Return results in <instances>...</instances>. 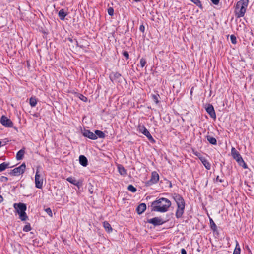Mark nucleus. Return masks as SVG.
Wrapping results in <instances>:
<instances>
[{
  "label": "nucleus",
  "mask_w": 254,
  "mask_h": 254,
  "mask_svg": "<svg viewBox=\"0 0 254 254\" xmlns=\"http://www.w3.org/2000/svg\"><path fill=\"white\" fill-rule=\"evenodd\" d=\"M171 203L169 200L165 198H161L154 201L152 203V210L154 211L165 212L168 211Z\"/></svg>",
  "instance_id": "obj_1"
},
{
  "label": "nucleus",
  "mask_w": 254,
  "mask_h": 254,
  "mask_svg": "<svg viewBox=\"0 0 254 254\" xmlns=\"http://www.w3.org/2000/svg\"><path fill=\"white\" fill-rule=\"evenodd\" d=\"M174 200L177 205V209L176 212V217L181 218L184 212L185 203L183 197L177 194H174L173 196Z\"/></svg>",
  "instance_id": "obj_2"
},
{
  "label": "nucleus",
  "mask_w": 254,
  "mask_h": 254,
  "mask_svg": "<svg viewBox=\"0 0 254 254\" xmlns=\"http://www.w3.org/2000/svg\"><path fill=\"white\" fill-rule=\"evenodd\" d=\"M248 3L249 0H240L237 3L235 13L237 17H242L244 16Z\"/></svg>",
  "instance_id": "obj_3"
},
{
  "label": "nucleus",
  "mask_w": 254,
  "mask_h": 254,
  "mask_svg": "<svg viewBox=\"0 0 254 254\" xmlns=\"http://www.w3.org/2000/svg\"><path fill=\"white\" fill-rule=\"evenodd\" d=\"M13 207L19 215V218L21 221H25L27 219L28 217L25 213L26 206L25 204L21 203H14Z\"/></svg>",
  "instance_id": "obj_4"
},
{
  "label": "nucleus",
  "mask_w": 254,
  "mask_h": 254,
  "mask_svg": "<svg viewBox=\"0 0 254 254\" xmlns=\"http://www.w3.org/2000/svg\"><path fill=\"white\" fill-rule=\"evenodd\" d=\"M35 186L37 188L41 189L43 187V177L40 172L39 169L37 168L35 177Z\"/></svg>",
  "instance_id": "obj_5"
},
{
  "label": "nucleus",
  "mask_w": 254,
  "mask_h": 254,
  "mask_svg": "<svg viewBox=\"0 0 254 254\" xmlns=\"http://www.w3.org/2000/svg\"><path fill=\"white\" fill-rule=\"evenodd\" d=\"M137 130L139 132L141 133L144 135L150 141L153 142L155 141L152 135L149 131L144 126L139 125L138 126Z\"/></svg>",
  "instance_id": "obj_6"
},
{
  "label": "nucleus",
  "mask_w": 254,
  "mask_h": 254,
  "mask_svg": "<svg viewBox=\"0 0 254 254\" xmlns=\"http://www.w3.org/2000/svg\"><path fill=\"white\" fill-rule=\"evenodd\" d=\"M25 169L26 165L25 163H22L19 167L12 170L10 174L13 176H19L24 172Z\"/></svg>",
  "instance_id": "obj_7"
},
{
  "label": "nucleus",
  "mask_w": 254,
  "mask_h": 254,
  "mask_svg": "<svg viewBox=\"0 0 254 254\" xmlns=\"http://www.w3.org/2000/svg\"><path fill=\"white\" fill-rule=\"evenodd\" d=\"M205 110L207 113L210 115V116L214 119H215L216 117V114L214 109V108L213 106L211 104H208L206 107H205Z\"/></svg>",
  "instance_id": "obj_8"
},
{
  "label": "nucleus",
  "mask_w": 254,
  "mask_h": 254,
  "mask_svg": "<svg viewBox=\"0 0 254 254\" xmlns=\"http://www.w3.org/2000/svg\"><path fill=\"white\" fill-rule=\"evenodd\" d=\"M231 153L233 158L235 159L238 163L243 162V158L241 156L233 147L231 149Z\"/></svg>",
  "instance_id": "obj_9"
},
{
  "label": "nucleus",
  "mask_w": 254,
  "mask_h": 254,
  "mask_svg": "<svg viewBox=\"0 0 254 254\" xmlns=\"http://www.w3.org/2000/svg\"><path fill=\"white\" fill-rule=\"evenodd\" d=\"M0 123L3 126L7 127H11L13 125L11 121L4 116H2L0 120Z\"/></svg>",
  "instance_id": "obj_10"
},
{
  "label": "nucleus",
  "mask_w": 254,
  "mask_h": 254,
  "mask_svg": "<svg viewBox=\"0 0 254 254\" xmlns=\"http://www.w3.org/2000/svg\"><path fill=\"white\" fill-rule=\"evenodd\" d=\"M82 134L84 136L88 137L92 140H96L97 139L96 135L93 132H91L88 130H84V131H83Z\"/></svg>",
  "instance_id": "obj_11"
},
{
  "label": "nucleus",
  "mask_w": 254,
  "mask_h": 254,
  "mask_svg": "<svg viewBox=\"0 0 254 254\" xmlns=\"http://www.w3.org/2000/svg\"><path fill=\"white\" fill-rule=\"evenodd\" d=\"M147 222L149 223L152 224L154 225H159L163 223L162 220L158 217H155L152 219H148Z\"/></svg>",
  "instance_id": "obj_12"
},
{
  "label": "nucleus",
  "mask_w": 254,
  "mask_h": 254,
  "mask_svg": "<svg viewBox=\"0 0 254 254\" xmlns=\"http://www.w3.org/2000/svg\"><path fill=\"white\" fill-rule=\"evenodd\" d=\"M200 160L206 169L210 170L211 169L210 163L205 157H200Z\"/></svg>",
  "instance_id": "obj_13"
},
{
  "label": "nucleus",
  "mask_w": 254,
  "mask_h": 254,
  "mask_svg": "<svg viewBox=\"0 0 254 254\" xmlns=\"http://www.w3.org/2000/svg\"><path fill=\"white\" fill-rule=\"evenodd\" d=\"M159 179V176L158 174L155 171L153 172L151 174V177L150 180V182L152 183H156L158 182Z\"/></svg>",
  "instance_id": "obj_14"
},
{
  "label": "nucleus",
  "mask_w": 254,
  "mask_h": 254,
  "mask_svg": "<svg viewBox=\"0 0 254 254\" xmlns=\"http://www.w3.org/2000/svg\"><path fill=\"white\" fill-rule=\"evenodd\" d=\"M80 164L84 167H86L88 164V160L86 157L83 155H80L79 158Z\"/></svg>",
  "instance_id": "obj_15"
},
{
  "label": "nucleus",
  "mask_w": 254,
  "mask_h": 254,
  "mask_svg": "<svg viewBox=\"0 0 254 254\" xmlns=\"http://www.w3.org/2000/svg\"><path fill=\"white\" fill-rule=\"evenodd\" d=\"M146 209V205L145 203H141L137 207L136 210L139 214H142Z\"/></svg>",
  "instance_id": "obj_16"
},
{
  "label": "nucleus",
  "mask_w": 254,
  "mask_h": 254,
  "mask_svg": "<svg viewBox=\"0 0 254 254\" xmlns=\"http://www.w3.org/2000/svg\"><path fill=\"white\" fill-rule=\"evenodd\" d=\"M67 15V12H65L63 9H61L58 13V16L62 20H64Z\"/></svg>",
  "instance_id": "obj_17"
},
{
  "label": "nucleus",
  "mask_w": 254,
  "mask_h": 254,
  "mask_svg": "<svg viewBox=\"0 0 254 254\" xmlns=\"http://www.w3.org/2000/svg\"><path fill=\"white\" fill-rule=\"evenodd\" d=\"M103 226L106 231L108 232H111L112 231V228L111 225L107 222L105 221L103 222Z\"/></svg>",
  "instance_id": "obj_18"
},
{
  "label": "nucleus",
  "mask_w": 254,
  "mask_h": 254,
  "mask_svg": "<svg viewBox=\"0 0 254 254\" xmlns=\"http://www.w3.org/2000/svg\"><path fill=\"white\" fill-rule=\"evenodd\" d=\"M66 180L67 181H68L69 182H70V183L75 185V186H79V182L78 181H77L76 180H75L74 178L73 177H68L66 179Z\"/></svg>",
  "instance_id": "obj_19"
},
{
  "label": "nucleus",
  "mask_w": 254,
  "mask_h": 254,
  "mask_svg": "<svg viewBox=\"0 0 254 254\" xmlns=\"http://www.w3.org/2000/svg\"><path fill=\"white\" fill-rule=\"evenodd\" d=\"M206 138H207V140L210 143H211L213 145L216 144L217 141H216V139L214 137L211 136L210 135H207L206 136Z\"/></svg>",
  "instance_id": "obj_20"
},
{
  "label": "nucleus",
  "mask_w": 254,
  "mask_h": 254,
  "mask_svg": "<svg viewBox=\"0 0 254 254\" xmlns=\"http://www.w3.org/2000/svg\"><path fill=\"white\" fill-rule=\"evenodd\" d=\"M118 171H119V173L121 175H126V174H127L126 170H125V169L122 165H118Z\"/></svg>",
  "instance_id": "obj_21"
},
{
  "label": "nucleus",
  "mask_w": 254,
  "mask_h": 254,
  "mask_svg": "<svg viewBox=\"0 0 254 254\" xmlns=\"http://www.w3.org/2000/svg\"><path fill=\"white\" fill-rule=\"evenodd\" d=\"M25 151L24 150L21 149L16 154V159L18 160H20L22 159L23 155L24 154Z\"/></svg>",
  "instance_id": "obj_22"
},
{
  "label": "nucleus",
  "mask_w": 254,
  "mask_h": 254,
  "mask_svg": "<svg viewBox=\"0 0 254 254\" xmlns=\"http://www.w3.org/2000/svg\"><path fill=\"white\" fill-rule=\"evenodd\" d=\"M94 134L96 135V137H97V138H104L105 137V133L100 130H95Z\"/></svg>",
  "instance_id": "obj_23"
},
{
  "label": "nucleus",
  "mask_w": 254,
  "mask_h": 254,
  "mask_svg": "<svg viewBox=\"0 0 254 254\" xmlns=\"http://www.w3.org/2000/svg\"><path fill=\"white\" fill-rule=\"evenodd\" d=\"M240 252H241L240 247L238 242L236 241V247L234 250L233 254H240Z\"/></svg>",
  "instance_id": "obj_24"
},
{
  "label": "nucleus",
  "mask_w": 254,
  "mask_h": 254,
  "mask_svg": "<svg viewBox=\"0 0 254 254\" xmlns=\"http://www.w3.org/2000/svg\"><path fill=\"white\" fill-rule=\"evenodd\" d=\"M9 163L3 162L0 164V172L8 167Z\"/></svg>",
  "instance_id": "obj_25"
},
{
  "label": "nucleus",
  "mask_w": 254,
  "mask_h": 254,
  "mask_svg": "<svg viewBox=\"0 0 254 254\" xmlns=\"http://www.w3.org/2000/svg\"><path fill=\"white\" fill-rule=\"evenodd\" d=\"M37 104V100L34 97H31L30 99V105L31 107H35Z\"/></svg>",
  "instance_id": "obj_26"
},
{
  "label": "nucleus",
  "mask_w": 254,
  "mask_h": 254,
  "mask_svg": "<svg viewBox=\"0 0 254 254\" xmlns=\"http://www.w3.org/2000/svg\"><path fill=\"white\" fill-rule=\"evenodd\" d=\"M210 224L211 229L214 231H215L217 229V226L211 218L210 219Z\"/></svg>",
  "instance_id": "obj_27"
},
{
  "label": "nucleus",
  "mask_w": 254,
  "mask_h": 254,
  "mask_svg": "<svg viewBox=\"0 0 254 254\" xmlns=\"http://www.w3.org/2000/svg\"><path fill=\"white\" fill-rule=\"evenodd\" d=\"M128 190L132 192L136 191V189L132 185H129L127 187Z\"/></svg>",
  "instance_id": "obj_28"
},
{
  "label": "nucleus",
  "mask_w": 254,
  "mask_h": 254,
  "mask_svg": "<svg viewBox=\"0 0 254 254\" xmlns=\"http://www.w3.org/2000/svg\"><path fill=\"white\" fill-rule=\"evenodd\" d=\"M146 64V60L143 58H141L140 61V67L141 68H143L145 66Z\"/></svg>",
  "instance_id": "obj_29"
},
{
  "label": "nucleus",
  "mask_w": 254,
  "mask_h": 254,
  "mask_svg": "<svg viewBox=\"0 0 254 254\" xmlns=\"http://www.w3.org/2000/svg\"><path fill=\"white\" fill-rule=\"evenodd\" d=\"M230 40L233 44H235L237 42L236 38L234 35L230 36Z\"/></svg>",
  "instance_id": "obj_30"
},
{
  "label": "nucleus",
  "mask_w": 254,
  "mask_h": 254,
  "mask_svg": "<svg viewBox=\"0 0 254 254\" xmlns=\"http://www.w3.org/2000/svg\"><path fill=\"white\" fill-rule=\"evenodd\" d=\"M159 95L157 94V95H153L152 96V98L154 100V101L156 103H158L159 101H158V97H159Z\"/></svg>",
  "instance_id": "obj_31"
},
{
  "label": "nucleus",
  "mask_w": 254,
  "mask_h": 254,
  "mask_svg": "<svg viewBox=\"0 0 254 254\" xmlns=\"http://www.w3.org/2000/svg\"><path fill=\"white\" fill-rule=\"evenodd\" d=\"M31 230V227H30V226L29 225H25L24 228H23V230L25 232H28L30 230Z\"/></svg>",
  "instance_id": "obj_32"
},
{
  "label": "nucleus",
  "mask_w": 254,
  "mask_h": 254,
  "mask_svg": "<svg viewBox=\"0 0 254 254\" xmlns=\"http://www.w3.org/2000/svg\"><path fill=\"white\" fill-rule=\"evenodd\" d=\"M79 98L81 100L84 102H86L87 101V98L83 95L80 94L79 95Z\"/></svg>",
  "instance_id": "obj_33"
},
{
  "label": "nucleus",
  "mask_w": 254,
  "mask_h": 254,
  "mask_svg": "<svg viewBox=\"0 0 254 254\" xmlns=\"http://www.w3.org/2000/svg\"><path fill=\"white\" fill-rule=\"evenodd\" d=\"M108 14L110 16H112L114 14V9L112 7H110L109 8H108Z\"/></svg>",
  "instance_id": "obj_34"
},
{
  "label": "nucleus",
  "mask_w": 254,
  "mask_h": 254,
  "mask_svg": "<svg viewBox=\"0 0 254 254\" xmlns=\"http://www.w3.org/2000/svg\"><path fill=\"white\" fill-rule=\"evenodd\" d=\"M46 212H47V213L50 216H52V211L51 210V209L50 208H47L46 210H45Z\"/></svg>",
  "instance_id": "obj_35"
},
{
  "label": "nucleus",
  "mask_w": 254,
  "mask_h": 254,
  "mask_svg": "<svg viewBox=\"0 0 254 254\" xmlns=\"http://www.w3.org/2000/svg\"><path fill=\"white\" fill-rule=\"evenodd\" d=\"M238 163L240 165L243 166V167L244 168H247V166L246 164L245 163V162L243 160V162H239Z\"/></svg>",
  "instance_id": "obj_36"
},
{
  "label": "nucleus",
  "mask_w": 254,
  "mask_h": 254,
  "mask_svg": "<svg viewBox=\"0 0 254 254\" xmlns=\"http://www.w3.org/2000/svg\"><path fill=\"white\" fill-rule=\"evenodd\" d=\"M123 55L126 57L127 59L129 58V54L127 52L124 51L123 53Z\"/></svg>",
  "instance_id": "obj_37"
},
{
  "label": "nucleus",
  "mask_w": 254,
  "mask_h": 254,
  "mask_svg": "<svg viewBox=\"0 0 254 254\" xmlns=\"http://www.w3.org/2000/svg\"><path fill=\"white\" fill-rule=\"evenodd\" d=\"M211 0L214 4L217 5L218 4L220 0Z\"/></svg>",
  "instance_id": "obj_38"
},
{
  "label": "nucleus",
  "mask_w": 254,
  "mask_h": 254,
  "mask_svg": "<svg viewBox=\"0 0 254 254\" xmlns=\"http://www.w3.org/2000/svg\"><path fill=\"white\" fill-rule=\"evenodd\" d=\"M194 155H195L196 156H197L199 159H200V157H203L200 153L198 152H195L194 153Z\"/></svg>",
  "instance_id": "obj_39"
},
{
  "label": "nucleus",
  "mask_w": 254,
  "mask_h": 254,
  "mask_svg": "<svg viewBox=\"0 0 254 254\" xmlns=\"http://www.w3.org/2000/svg\"><path fill=\"white\" fill-rule=\"evenodd\" d=\"M139 29L141 31L143 32L145 29L144 26L143 25H141L139 27Z\"/></svg>",
  "instance_id": "obj_40"
},
{
  "label": "nucleus",
  "mask_w": 254,
  "mask_h": 254,
  "mask_svg": "<svg viewBox=\"0 0 254 254\" xmlns=\"http://www.w3.org/2000/svg\"><path fill=\"white\" fill-rule=\"evenodd\" d=\"M216 181H219L220 182H223V181L221 179H220L219 177L218 176H217V177L216 178Z\"/></svg>",
  "instance_id": "obj_41"
},
{
  "label": "nucleus",
  "mask_w": 254,
  "mask_h": 254,
  "mask_svg": "<svg viewBox=\"0 0 254 254\" xmlns=\"http://www.w3.org/2000/svg\"><path fill=\"white\" fill-rule=\"evenodd\" d=\"M181 254H187L186 251L184 249H181Z\"/></svg>",
  "instance_id": "obj_42"
},
{
  "label": "nucleus",
  "mask_w": 254,
  "mask_h": 254,
  "mask_svg": "<svg viewBox=\"0 0 254 254\" xmlns=\"http://www.w3.org/2000/svg\"><path fill=\"white\" fill-rule=\"evenodd\" d=\"M3 200V197L1 195H0V203L2 202Z\"/></svg>",
  "instance_id": "obj_43"
},
{
  "label": "nucleus",
  "mask_w": 254,
  "mask_h": 254,
  "mask_svg": "<svg viewBox=\"0 0 254 254\" xmlns=\"http://www.w3.org/2000/svg\"><path fill=\"white\" fill-rule=\"evenodd\" d=\"M3 178H4V180H7V177H3Z\"/></svg>",
  "instance_id": "obj_44"
},
{
  "label": "nucleus",
  "mask_w": 254,
  "mask_h": 254,
  "mask_svg": "<svg viewBox=\"0 0 254 254\" xmlns=\"http://www.w3.org/2000/svg\"><path fill=\"white\" fill-rule=\"evenodd\" d=\"M3 178H4V180H7V177H3Z\"/></svg>",
  "instance_id": "obj_45"
},
{
  "label": "nucleus",
  "mask_w": 254,
  "mask_h": 254,
  "mask_svg": "<svg viewBox=\"0 0 254 254\" xmlns=\"http://www.w3.org/2000/svg\"><path fill=\"white\" fill-rule=\"evenodd\" d=\"M135 1H140L141 0H134Z\"/></svg>",
  "instance_id": "obj_46"
}]
</instances>
